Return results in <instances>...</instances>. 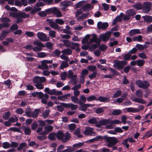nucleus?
Listing matches in <instances>:
<instances>
[{
  "mask_svg": "<svg viewBox=\"0 0 152 152\" xmlns=\"http://www.w3.org/2000/svg\"><path fill=\"white\" fill-rule=\"evenodd\" d=\"M46 78L44 76L40 77L39 76H35L34 77L32 81L34 86L38 89L40 90L44 88V87L42 83L45 82L46 81Z\"/></svg>",
  "mask_w": 152,
  "mask_h": 152,
  "instance_id": "1",
  "label": "nucleus"
},
{
  "mask_svg": "<svg viewBox=\"0 0 152 152\" xmlns=\"http://www.w3.org/2000/svg\"><path fill=\"white\" fill-rule=\"evenodd\" d=\"M135 94L137 97L139 98H135L133 101L136 102H138L140 103L145 104V101L142 98L143 97V94L142 91L139 89L137 90Z\"/></svg>",
  "mask_w": 152,
  "mask_h": 152,
  "instance_id": "2",
  "label": "nucleus"
},
{
  "mask_svg": "<svg viewBox=\"0 0 152 152\" xmlns=\"http://www.w3.org/2000/svg\"><path fill=\"white\" fill-rule=\"evenodd\" d=\"M136 84L139 88L144 89L147 88L150 86V83L148 81H142L140 80H137L136 82Z\"/></svg>",
  "mask_w": 152,
  "mask_h": 152,
  "instance_id": "3",
  "label": "nucleus"
},
{
  "mask_svg": "<svg viewBox=\"0 0 152 152\" xmlns=\"http://www.w3.org/2000/svg\"><path fill=\"white\" fill-rule=\"evenodd\" d=\"M114 64L113 66L116 67L118 70L122 69L124 66L126 65L127 62L125 61H119L115 60L114 61Z\"/></svg>",
  "mask_w": 152,
  "mask_h": 152,
  "instance_id": "4",
  "label": "nucleus"
},
{
  "mask_svg": "<svg viewBox=\"0 0 152 152\" xmlns=\"http://www.w3.org/2000/svg\"><path fill=\"white\" fill-rule=\"evenodd\" d=\"M61 41L63 42L64 46L72 49H74V47L78 45V43L71 42L67 40L61 39Z\"/></svg>",
  "mask_w": 152,
  "mask_h": 152,
  "instance_id": "5",
  "label": "nucleus"
},
{
  "mask_svg": "<svg viewBox=\"0 0 152 152\" xmlns=\"http://www.w3.org/2000/svg\"><path fill=\"white\" fill-rule=\"evenodd\" d=\"M34 44L37 46L33 47V50L34 52H38L42 50V48L45 47V45L42 43L38 41H35Z\"/></svg>",
  "mask_w": 152,
  "mask_h": 152,
  "instance_id": "6",
  "label": "nucleus"
},
{
  "mask_svg": "<svg viewBox=\"0 0 152 152\" xmlns=\"http://www.w3.org/2000/svg\"><path fill=\"white\" fill-rule=\"evenodd\" d=\"M107 141L108 143L107 146L109 147H111L115 145L118 142L115 137H109L107 139Z\"/></svg>",
  "mask_w": 152,
  "mask_h": 152,
  "instance_id": "7",
  "label": "nucleus"
},
{
  "mask_svg": "<svg viewBox=\"0 0 152 152\" xmlns=\"http://www.w3.org/2000/svg\"><path fill=\"white\" fill-rule=\"evenodd\" d=\"M142 9L143 12L146 14L148 13L150 11L151 7V3L146 2H144L142 4Z\"/></svg>",
  "mask_w": 152,
  "mask_h": 152,
  "instance_id": "8",
  "label": "nucleus"
},
{
  "mask_svg": "<svg viewBox=\"0 0 152 152\" xmlns=\"http://www.w3.org/2000/svg\"><path fill=\"white\" fill-rule=\"evenodd\" d=\"M72 2L70 1H64L60 3V6L61 7V10L63 11H65L66 9L68 6L72 5Z\"/></svg>",
  "mask_w": 152,
  "mask_h": 152,
  "instance_id": "9",
  "label": "nucleus"
},
{
  "mask_svg": "<svg viewBox=\"0 0 152 152\" xmlns=\"http://www.w3.org/2000/svg\"><path fill=\"white\" fill-rule=\"evenodd\" d=\"M94 129L90 127H87L83 131V133L86 135L95 136L96 135V133L94 131Z\"/></svg>",
  "mask_w": 152,
  "mask_h": 152,
  "instance_id": "10",
  "label": "nucleus"
},
{
  "mask_svg": "<svg viewBox=\"0 0 152 152\" xmlns=\"http://www.w3.org/2000/svg\"><path fill=\"white\" fill-rule=\"evenodd\" d=\"M111 32L110 31H107L104 34H101L99 37L101 40L104 42H106L111 36Z\"/></svg>",
  "mask_w": 152,
  "mask_h": 152,
  "instance_id": "11",
  "label": "nucleus"
},
{
  "mask_svg": "<svg viewBox=\"0 0 152 152\" xmlns=\"http://www.w3.org/2000/svg\"><path fill=\"white\" fill-rule=\"evenodd\" d=\"M110 124V120L108 119H103L99 121V123L96 124V126L100 128L102 126L109 125Z\"/></svg>",
  "mask_w": 152,
  "mask_h": 152,
  "instance_id": "12",
  "label": "nucleus"
},
{
  "mask_svg": "<svg viewBox=\"0 0 152 152\" xmlns=\"http://www.w3.org/2000/svg\"><path fill=\"white\" fill-rule=\"evenodd\" d=\"M47 21L49 23V26L53 28L55 30H58L60 28V27L56 23L52 20L49 19H47Z\"/></svg>",
  "mask_w": 152,
  "mask_h": 152,
  "instance_id": "13",
  "label": "nucleus"
},
{
  "mask_svg": "<svg viewBox=\"0 0 152 152\" xmlns=\"http://www.w3.org/2000/svg\"><path fill=\"white\" fill-rule=\"evenodd\" d=\"M61 105L66 108L70 107L72 110H76L78 107V106L77 105L74 104L72 103L66 104L64 103H61Z\"/></svg>",
  "mask_w": 152,
  "mask_h": 152,
  "instance_id": "14",
  "label": "nucleus"
},
{
  "mask_svg": "<svg viewBox=\"0 0 152 152\" xmlns=\"http://www.w3.org/2000/svg\"><path fill=\"white\" fill-rule=\"evenodd\" d=\"M37 35L38 39L41 41H45L49 40V38H48L46 35L42 32H39Z\"/></svg>",
  "mask_w": 152,
  "mask_h": 152,
  "instance_id": "15",
  "label": "nucleus"
},
{
  "mask_svg": "<svg viewBox=\"0 0 152 152\" xmlns=\"http://www.w3.org/2000/svg\"><path fill=\"white\" fill-rule=\"evenodd\" d=\"M41 65L38 66V68L41 69H46L48 70L49 69V67L47 65L48 64L46 61V60H43L41 62Z\"/></svg>",
  "mask_w": 152,
  "mask_h": 152,
  "instance_id": "16",
  "label": "nucleus"
},
{
  "mask_svg": "<svg viewBox=\"0 0 152 152\" xmlns=\"http://www.w3.org/2000/svg\"><path fill=\"white\" fill-rule=\"evenodd\" d=\"M121 123V121L118 120H115L112 121H110V124L107 125L106 126V128L108 129H113V124H119Z\"/></svg>",
  "mask_w": 152,
  "mask_h": 152,
  "instance_id": "17",
  "label": "nucleus"
},
{
  "mask_svg": "<svg viewBox=\"0 0 152 152\" xmlns=\"http://www.w3.org/2000/svg\"><path fill=\"white\" fill-rule=\"evenodd\" d=\"M108 24L107 23H103L101 22H99L97 24V26L99 29H102L103 30L106 29L108 26Z\"/></svg>",
  "mask_w": 152,
  "mask_h": 152,
  "instance_id": "18",
  "label": "nucleus"
},
{
  "mask_svg": "<svg viewBox=\"0 0 152 152\" xmlns=\"http://www.w3.org/2000/svg\"><path fill=\"white\" fill-rule=\"evenodd\" d=\"M53 13L57 17H61L62 16L61 12L56 7H54L51 9Z\"/></svg>",
  "mask_w": 152,
  "mask_h": 152,
  "instance_id": "19",
  "label": "nucleus"
},
{
  "mask_svg": "<svg viewBox=\"0 0 152 152\" xmlns=\"http://www.w3.org/2000/svg\"><path fill=\"white\" fill-rule=\"evenodd\" d=\"M93 8V5L87 3L84 5L82 7V9L84 12L89 10Z\"/></svg>",
  "mask_w": 152,
  "mask_h": 152,
  "instance_id": "20",
  "label": "nucleus"
},
{
  "mask_svg": "<svg viewBox=\"0 0 152 152\" xmlns=\"http://www.w3.org/2000/svg\"><path fill=\"white\" fill-rule=\"evenodd\" d=\"M92 36V37L90 39L89 43H91L95 42L97 43L100 44L101 42V41L99 39H97L96 36L95 34H93Z\"/></svg>",
  "mask_w": 152,
  "mask_h": 152,
  "instance_id": "21",
  "label": "nucleus"
},
{
  "mask_svg": "<svg viewBox=\"0 0 152 152\" xmlns=\"http://www.w3.org/2000/svg\"><path fill=\"white\" fill-rule=\"evenodd\" d=\"M89 15V13L87 12L82 14L80 16L77 18V19L79 21H83L87 18Z\"/></svg>",
  "mask_w": 152,
  "mask_h": 152,
  "instance_id": "22",
  "label": "nucleus"
},
{
  "mask_svg": "<svg viewBox=\"0 0 152 152\" xmlns=\"http://www.w3.org/2000/svg\"><path fill=\"white\" fill-rule=\"evenodd\" d=\"M45 91L50 95H55L56 93V89L50 90L48 88H46L44 89Z\"/></svg>",
  "mask_w": 152,
  "mask_h": 152,
  "instance_id": "23",
  "label": "nucleus"
},
{
  "mask_svg": "<svg viewBox=\"0 0 152 152\" xmlns=\"http://www.w3.org/2000/svg\"><path fill=\"white\" fill-rule=\"evenodd\" d=\"M64 134L63 132L61 131H59L56 133V137L57 138L60 140H62L63 142Z\"/></svg>",
  "mask_w": 152,
  "mask_h": 152,
  "instance_id": "24",
  "label": "nucleus"
},
{
  "mask_svg": "<svg viewBox=\"0 0 152 152\" xmlns=\"http://www.w3.org/2000/svg\"><path fill=\"white\" fill-rule=\"evenodd\" d=\"M140 33V30L137 29L131 30L129 32V34L131 36H133L136 34H139Z\"/></svg>",
  "mask_w": 152,
  "mask_h": 152,
  "instance_id": "25",
  "label": "nucleus"
},
{
  "mask_svg": "<svg viewBox=\"0 0 152 152\" xmlns=\"http://www.w3.org/2000/svg\"><path fill=\"white\" fill-rule=\"evenodd\" d=\"M21 128L24 130L26 135H29L31 133V130L28 127L22 126Z\"/></svg>",
  "mask_w": 152,
  "mask_h": 152,
  "instance_id": "26",
  "label": "nucleus"
},
{
  "mask_svg": "<svg viewBox=\"0 0 152 152\" xmlns=\"http://www.w3.org/2000/svg\"><path fill=\"white\" fill-rule=\"evenodd\" d=\"M96 100H99L100 102H109L110 101L109 98L107 97H104L101 96L96 99Z\"/></svg>",
  "mask_w": 152,
  "mask_h": 152,
  "instance_id": "27",
  "label": "nucleus"
},
{
  "mask_svg": "<svg viewBox=\"0 0 152 152\" xmlns=\"http://www.w3.org/2000/svg\"><path fill=\"white\" fill-rule=\"evenodd\" d=\"M126 111L128 112L133 113H136L139 111V110L132 107H128L126 108Z\"/></svg>",
  "mask_w": 152,
  "mask_h": 152,
  "instance_id": "28",
  "label": "nucleus"
},
{
  "mask_svg": "<svg viewBox=\"0 0 152 152\" xmlns=\"http://www.w3.org/2000/svg\"><path fill=\"white\" fill-rule=\"evenodd\" d=\"M53 129V127L52 126H45L44 127L45 131L43 132L44 134H45L48 133L51 131Z\"/></svg>",
  "mask_w": 152,
  "mask_h": 152,
  "instance_id": "29",
  "label": "nucleus"
},
{
  "mask_svg": "<svg viewBox=\"0 0 152 152\" xmlns=\"http://www.w3.org/2000/svg\"><path fill=\"white\" fill-rule=\"evenodd\" d=\"M144 20L150 23L152 22V16L148 15H145L142 17Z\"/></svg>",
  "mask_w": 152,
  "mask_h": 152,
  "instance_id": "30",
  "label": "nucleus"
},
{
  "mask_svg": "<svg viewBox=\"0 0 152 152\" xmlns=\"http://www.w3.org/2000/svg\"><path fill=\"white\" fill-rule=\"evenodd\" d=\"M67 77L71 79H75L77 77L76 75H73V73L71 70H69L68 72Z\"/></svg>",
  "mask_w": 152,
  "mask_h": 152,
  "instance_id": "31",
  "label": "nucleus"
},
{
  "mask_svg": "<svg viewBox=\"0 0 152 152\" xmlns=\"http://www.w3.org/2000/svg\"><path fill=\"white\" fill-rule=\"evenodd\" d=\"M71 138V135L68 132H67L64 135L63 142H66L69 140Z\"/></svg>",
  "mask_w": 152,
  "mask_h": 152,
  "instance_id": "32",
  "label": "nucleus"
},
{
  "mask_svg": "<svg viewBox=\"0 0 152 152\" xmlns=\"http://www.w3.org/2000/svg\"><path fill=\"white\" fill-rule=\"evenodd\" d=\"M62 53L63 54L69 55L72 54V51L70 49L66 48L63 50Z\"/></svg>",
  "mask_w": 152,
  "mask_h": 152,
  "instance_id": "33",
  "label": "nucleus"
},
{
  "mask_svg": "<svg viewBox=\"0 0 152 152\" xmlns=\"http://www.w3.org/2000/svg\"><path fill=\"white\" fill-rule=\"evenodd\" d=\"M69 65L68 62L66 61H63L61 64L60 68L63 69L64 68H66L69 66Z\"/></svg>",
  "mask_w": 152,
  "mask_h": 152,
  "instance_id": "34",
  "label": "nucleus"
},
{
  "mask_svg": "<svg viewBox=\"0 0 152 152\" xmlns=\"http://www.w3.org/2000/svg\"><path fill=\"white\" fill-rule=\"evenodd\" d=\"M61 53V52L59 50L56 49L53 52L52 55L54 57H59Z\"/></svg>",
  "mask_w": 152,
  "mask_h": 152,
  "instance_id": "35",
  "label": "nucleus"
},
{
  "mask_svg": "<svg viewBox=\"0 0 152 152\" xmlns=\"http://www.w3.org/2000/svg\"><path fill=\"white\" fill-rule=\"evenodd\" d=\"M18 17H19L21 18H26L29 17L28 14H26L24 12H21L18 14Z\"/></svg>",
  "mask_w": 152,
  "mask_h": 152,
  "instance_id": "36",
  "label": "nucleus"
},
{
  "mask_svg": "<svg viewBox=\"0 0 152 152\" xmlns=\"http://www.w3.org/2000/svg\"><path fill=\"white\" fill-rule=\"evenodd\" d=\"M126 13L129 16H133L136 14L134 10L132 9H131L126 11Z\"/></svg>",
  "mask_w": 152,
  "mask_h": 152,
  "instance_id": "37",
  "label": "nucleus"
},
{
  "mask_svg": "<svg viewBox=\"0 0 152 152\" xmlns=\"http://www.w3.org/2000/svg\"><path fill=\"white\" fill-rule=\"evenodd\" d=\"M71 99L72 101L75 103H77L79 104V103H80L79 102V99L76 96H71Z\"/></svg>",
  "mask_w": 152,
  "mask_h": 152,
  "instance_id": "38",
  "label": "nucleus"
},
{
  "mask_svg": "<svg viewBox=\"0 0 152 152\" xmlns=\"http://www.w3.org/2000/svg\"><path fill=\"white\" fill-rule=\"evenodd\" d=\"M56 134L52 132L49 134L48 137L50 140H56Z\"/></svg>",
  "mask_w": 152,
  "mask_h": 152,
  "instance_id": "39",
  "label": "nucleus"
},
{
  "mask_svg": "<svg viewBox=\"0 0 152 152\" xmlns=\"http://www.w3.org/2000/svg\"><path fill=\"white\" fill-rule=\"evenodd\" d=\"M38 97L41 99L44 97L46 99L49 98V96L47 94H43V93L41 92H39L38 95Z\"/></svg>",
  "mask_w": 152,
  "mask_h": 152,
  "instance_id": "40",
  "label": "nucleus"
},
{
  "mask_svg": "<svg viewBox=\"0 0 152 152\" xmlns=\"http://www.w3.org/2000/svg\"><path fill=\"white\" fill-rule=\"evenodd\" d=\"M142 36L141 35H139L137 36L134 37L132 39L134 41H137L139 42H141L142 41Z\"/></svg>",
  "mask_w": 152,
  "mask_h": 152,
  "instance_id": "41",
  "label": "nucleus"
},
{
  "mask_svg": "<svg viewBox=\"0 0 152 152\" xmlns=\"http://www.w3.org/2000/svg\"><path fill=\"white\" fill-rule=\"evenodd\" d=\"M88 122L89 123L92 124H97V118H93L88 120Z\"/></svg>",
  "mask_w": 152,
  "mask_h": 152,
  "instance_id": "42",
  "label": "nucleus"
},
{
  "mask_svg": "<svg viewBox=\"0 0 152 152\" xmlns=\"http://www.w3.org/2000/svg\"><path fill=\"white\" fill-rule=\"evenodd\" d=\"M87 69L90 71L92 72H96L97 69L95 66L90 65L87 66Z\"/></svg>",
  "mask_w": 152,
  "mask_h": 152,
  "instance_id": "43",
  "label": "nucleus"
},
{
  "mask_svg": "<svg viewBox=\"0 0 152 152\" xmlns=\"http://www.w3.org/2000/svg\"><path fill=\"white\" fill-rule=\"evenodd\" d=\"M79 104L81 106V107L79 108L80 110L84 111H85L86 110L87 107L85 105H86V104L80 102L79 103Z\"/></svg>",
  "mask_w": 152,
  "mask_h": 152,
  "instance_id": "44",
  "label": "nucleus"
},
{
  "mask_svg": "<svg viewBox=\"0 0 152 152\" xmlns=\"http://www.w3.org/2000/svg\"><path fill=\"white\" fill-rule=\"evenodd\" d=\"M142 4L141 3H138L134 4L133 7L134 8L137 10H141L142 9Z\"/></svg>",
  "mask_w": 152,
  "mask_h": 152,
  "instance_id": "45",
  "label": "nucleus"
},
{
  "mask_svg": "<svg viewBox=\"0 0 152 152\" xmlns=\"http://www.w3.org/2000/svg\"><path fill=\"white\" fill-rule=\"evenodd\" d=\"M90 37V34H87L86 35L83 39V40L82 41V43L83 44H84L86 43H87L88 42V39Z\"/></svg>",
  "mask_w": 152,
  "mask_h": 152,
  "instance_id": "46",
  "label": "nucleus"
},
{
  "mask_svg": "<svg viewBox=\"0 0 152 152\" xmlns=\"http://www.w3.org/2000/svg\"><path fill=\"white\" fill-rule=\"evenodd\" d=\"M122 113V112L121 110L117 109L113 110L112 112V114L113 115H118L121 114Z\"/></svg>",
  "mask_w": 152,
  "mask_h": 152,
  "instance_id": "47",
  "label": "nucleus"
},
{
  "mask_svg": "<svg viewBox=\"0 0 152 152\" xmlns=\"http://www.w3.org/2000/svg\"><path fill=\"white\" fill-rule=\"evenodd\" d=\"M145 63L144 60L142 59H139L137 60V64L140 66H142Z\"/></svg>",
  "mask_w": 152,
  "mask_h": 152,
  "instance_id": "48",
  "label": "nucleus"
},
{
  "mask_svg": "<svg viewBox=\"0 0 152 152\" xmlns=\"http://www.w3.org/2000/svg\"><path fill=\"white\" fill-rule=\"evenodd\" d=\"M50 110H46L42 114V117L43 118L45 119L49 115L50 112Z\"/></svg>",
  "mask_w": 152,
  "mask_h": 152,
  "instance_id": "49",
  "label": "nucleus"
},
{
  "mask_svg": "<svg viewBox=\"0 0 152 152\" xmlns=\"http://www.w3.org/2000/svg\"><path fill=\"white\" fill-rule=\"evenodd\" d=\"M41 8L39 7H34L31 11V13L32 14H34L37 12L40 11Z\"/></svg>",
  "mask_w": 152,
  "mask_h": 152,
  "instance_id": "50",
  "label": "nucleus"
},
{
  "mask_svg": "<svg viewBox=\"0 0 152 152\" xmlns=\"http://www.w3.org/2000/svg\"><path fill=\"white\" fill-rule=\"evenodd\" d=\"M83 144L84 143L83 142H79L78 143L74 144L73 145V147L76 148H79L83 146Z\"/></svg>",
  "mask_w": 152,
  "mask_h": 152,
  "instance_id": "51",
  "label": "nucleus"
},
{
  "mask_svg": "<svg viewBox=\"0 0 152 152\" xmlns=\"http://www.w3.org/2000/svg\"><path fill=\"white\" fill-rule=\"evenodd\" d=\"M57 99H58L63 101H67L68 100V98H66L64 95L58 96Z\"/></svg>",
  "mask_w": 152,
  "mask_h": 152,
  "instance_id": "52",
  "label": "nucleus"
},
{
  "mask_svg": "<svg viewBox=\"0 0 152 152\" xmlns=\"http://www.w3.org/2000/svg\"><path fill=\"white\" fill-rule=\"evenodd\" d=\"M27 144L25 142H23L19 145V147L17 148L18 151H20L22 149L27 146Z\"/></svg>",
  "mask_w": 152,
  "mask_h": 152,
  "instance_id": "53",
  "label": "nucleus"
},
{
  "mask_svg": "<svg viewBox=\"0 0 152 152\" xmlns=\"http://www.w3.org/2000/svg\"><path fill=\"white\" fill-rule=\"evenodd\" d=\"M39 110L38 109H35L33 113L32 118H35L37 117L38 115Z\"/></svg>",
  "mask_w": 152,
  "mask_h": 152,
  "instance_id": "54",
  "label": "nucleus"
},
{
  "mask_svg": "<svg viewBox=\"0 0 152 152\" xmlns=\"http://www.w3.org/2000/svg\"><path fill=\"white\" fill-rule=\"evenodd\" d=\"M80 100L79 99V102L82 103H84L86 102V98L84 96H81L80 98Z\"/></svg>",
  "mask_w": 152,
  "mask_h": 152,
  "instance_id": "55",
  "label": "nucleus"
},
{
  "mask_svg": "<svg viewBox=\"0 0 152 152\" xmlns=\"http://www.w3.org/2000/svg\"><path fill=\"white\" fill-rule=\"evenodd\" d=\"M56 32L53 30H51L49 31V35L50 36L52 37H56Z\"/></svg>",
  "mask_w": 152,
  "mask_h": 152,
  "instance_id": "56",
  "label": "nucleus"
},
{
  "mask_svg": "<svg viewBox=\"0 0 152 152\" xmlns=\"http://www.w3.org/2000/svg\"><path fill=\"white\" fill-rule=\"evenodd\" d=\"M85 2L84 1H81L78 2L75 4L76 7L77 8H80L84 4Z\"/></svg>",
  "mask_w": 152,
  "mask_h": 152,
  "instance_id": "57",
  "label": "nucleus"
},
{
  "mask_svg": "<svg viewBox=\"0 0 152 152\" xmlns=\"http://www.w3.org/2000/svg\"><path fill=\"white\" fill-rule=\"evenodd\" d=\"M60 57L63 60L67 61H70V59L68 57L66 56L65 54L63 53V54L60 56Z\"/></svg>",
  "mask_w": 152,
  "mask_h": 152,
  "instance_id": "58",
  "label": "nucleus"
},
{
  "mask_svg": "<svg viewBox=\"0 0 152 152\" xmlns=\"http://www.w3.org/2000/svg\"><path fill=\"white\" fill-rule=\"evenodd\" d=\"M96 97L94 95L91 96L87 98V100L88 102H90L94 100H96Z\"/></svg>",
  "mask_w": 152,
  "mask_h": 152,
  "instance_id": "59",
  "label": "nucleus"
},
{
  "mask_svg": "<svg viewBox=\"0 0 152 152\" xmlns=\"http://www.w3.org/2000/svg\"><path fill=\"white\" fill-rule=\"evenodd\" d=\"M131 56V55L128 52L124 55V58L125 60H129L130 59Z\"/></svg>",
  "mask_w": 152,
  "mask_h": 152,
  "instance_id": "60",
  "label": "nucleus"
},
{
  "mask_svg": "<svg viewBox=\"0 0 152 152\" xmlns=\"http://www.w3.org/2000/svg\"><path fill=\"white\" fill-rule=\"evenodd\" d=\"M55 21L57 24L60 25H63L64 23V21L61 19L58 18L56 19Z\"/></svg>",
  "mask_w": 152,
  "mask_h": 152,
  "instance_id": "61",
  "label": "nucleus"
},
{
  "mask_svg": "<svg viewBox=\"0 0 152 152\" xmlns=\"http://www.w3.org/2000/svg\"><path fill=\"white\" fill-rule=\"evenodd\" d=\"M37 55V56L39 58H44L47 56L45 53L42 52L38 53Z\"/></svg>",
  "mask_w": 152,
  "mask_h": 152,
  "instance_id": "62",
  "label": "nucleus"
},
{
  "mask_svg": "<svg viewBox=\"0 0 152 152\" xmlns=\"http://www.w3.org/2000/svg\"><path fill=\"white\" fill-rule=\"evenodd\" d=\"M104 111V109L103 107H99L96 109L95 112L97 114H99L103 113Z\"/></svg>",
  "mask_w": 152,
  "mask_h": 152,
  "instance_id": "63",
  "label": "nucleus"
},
{
  "mask_svg": "<svg viewBox=\"0 0 152 152\" xmlns=\"http://www.w3.org/2000/svg\"><path fill=\"white\" fill-rule=\"evenodd\" d=\"M3 147L4 148H8L10 147V144L7 142H4L2 144Z\"/></svg>",
  "mask_w": 152,
  "mask_h": 152,
  "instance_id": "64",
  "label": "nucleus"
}]
</instances>
